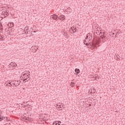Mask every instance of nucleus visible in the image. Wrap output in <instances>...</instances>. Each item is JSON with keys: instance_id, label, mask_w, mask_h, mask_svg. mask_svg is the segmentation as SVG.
I'll use <instances>...</instances> for the list:
<instances>
[{"instance_id": "obj_3", "label": "nucleus", "mask_w": 125, "mask_h": 125, "mask_svg": "<svg viewBox=\"0 0 125 125\" xmlns=\"http://www.w3.org/2000/svg\"><path fill=\"white\" fill-rule=\"evenodd\" d=\"M92 45H94V46H95L96 44H99L100 43V40L98 39H95V40H93L92 42Z\"/></svg>"}, {"instance_id": "obj_22", "label": "nucleus", "mask_w": 125, "mask_h": 125, "mask_svg": "<svg viewBox=\"0 0 125 125\" xmlns=\"http://www.w3.org/2000/svg\"><path fill=\"white\" fill-rule=\"evenodd\" d=\"M102 40H105L106 39V36H104L102 38Z\"/></svg>"}, {"instance_id": "obj_5", "label": "nucleus", "mask_w": 125, "mask_h": 125, "mask_svg": "<svg viewBox=\"0 0 125 125\" xmlns=\"http://www.w3.org/2000/svg\"><path fill=\"white\" fill-rule=\"evenodd\" d=\"M58 16L56 14H54L52 17V19L54 20H56V21H58L59 19H58Z\"/></svg>"}, {"instance_id": "obj_23", "label": "nucleus", "mask_w": 125, "mask_h": 125, "mask_svg": "<svg viewBox=\"0 0 125 125\" xmlns=\"http://www.w3.org/2000/svg\"><path fill=\"white\" fill-rule=\"evenodd\" d=\"M59 110H60V111H62V107H59Z\"/></svg>"}, {"instance_id": "obj_1", "label": "nucleus", "mask_w": 125, "mask_h": 125, "mask_svg": "<svg viewBox=\"0 0 125 125\" xmlns=\"http://www.w3.org/2000/svg\"><path fill=\"white\" fill-rule=\"evenodd\" d=\"M69 32L71 34H75V33H78L79 32V29L76 27H71L69 29Z\"/></svg>"}, {"instance_id": "obj_17", "label": "nucleus", "mask_w": 125, "mask_h": 125, "mask_svg": "<svg viewBox=\"0 0 125 125\" xmlns=\"http://www.w3.org/2000/svg\"><path fill=\"white\" fill-rule=\"evenodd\" d=\"M33 30L34 29H33L32 28H31V29H30L29 32H30L31 34H33Z\"/></svg>"}, {"instance_id": "obj_9", "label": "nucleus", "mask_w": 125, "mask_h": 125, "mask_svg": "<svg viewBox=\"0 0 125 125\" xmlns=\"http://www.w3.org/2000/svg\"><path fill=\"white\" fill-rule=\"evenodd\" d=\"M25 76H26V77H27V78H28L27 82H29V81H30V79H31L30 78V77H31V75L30 74H28V75H27V74H26V73H24V74H23V77H25Z\"/></svg>"}, {"instance_id": "obj_29", "label": "nucleus", "mask_w": 125, "mask_h": 125, "mask_svg": "<svg viewBox=\"0 0 125 125\" xmlns=\"http://www.w3.org/2000/svg\"><path fill=\"white\" fill-rule=\"evenodd\" d=\"M112 35L113 36H114V35H115V33H113Z\"/></svg>"}, {"instance_id": "obj_15", "label": "nucleus", "mask_w": 125, "mask_h": 125, "mask_svg": "<svg viewBox=\"0 0 125 125\" xmlns=\"http://www.w3.org/2000/svg\"><path fill=\"white\" fill-rule=\"evenodd\" d=\"M4 120L5 123H6V122H8V121H9V119H8L7 117H4Z\"/></svg>"}, {"instance_id": "obj_19", "label": "nucleus", "mask_w": 125, "mask_h": 125, "mask_svg": "<svg viewBox=\"0 0 125 125\" xmlns=\"http://www.w3.org/2000/svg\"><path fill=\"white\" fill-rule=\"evenodd\" d=\"M28 80H29V78H25V79H24L23 80V82H25V81H26V82L28 81Z\"/></svg>"}, {"instance_id": "obj_34", "label": "nucleus", "mask_w": 125, "mask_h": 125, "mask_svg": "<svg viewBox=\"0 0 125 125\" xmlns=\"http://www.w3.org/2000/svg\"><path fill=\"white\" fill-rule=\"evenodd\" d=\"M35 50H37V49H35Z\"/></svg>"}, {"instance_id": "obj_31", "label": "nucleus", "mask_w": 125, "mask_h": 125, "mask_svg": "<svg viewBox=\"0 0 125 125\" xmlns=\"http://www.w3.org/2000/svg\"><path fill=\"white\" fill-rule=\"evenodd\" d=\"M33 33H36V31H34Z\"/></svg>"}, {"instance_id": "obj_24", "label": "nucleus", "mask_w": 125, "mask_h": 125, "mask_svg": "<svg viewBox=\"0 0 125 125\" xmlns=\"http://www.w3.org/2000/svg\"><path fill=\"white\" fill-rule=\"evenodd\" d=\"M100 34H101V35H102V34H103V36H104V35H105V33H102V32H100Z\"/></svg>"}, {"instance_id": "obj_32", "label": "nucleus", "mask_w": 125, "mask_h": 125, "mask_svg": "<svg viewBox=\"0 0 125 125\" xmlns=\"http://www.w3.org/2000/svg\"><path fill=\"white\" fill-rule=\"evenodd\" d=\"M23 103H25V102H23Z\"/></svg>"}, {"instance_id": "obj_13", "label": "nucleus", "mask_w": 125, "mask_h": 125, "mask_svg": "<svg viewBox=\"0 0 125 125\" xmlns=\"http://www.w3.org/2000/svg\"><path fill=\"white\" fill-rule=\"evenodd\" d=\"M75 73H76V75H78V74H80V69L76 68L75 69Z\"/></svg>"}, {"instance_id": "obj_11", "label": "nucleus", "mask_w": 125, "mask_h": 125, "mask_svg": "<svg viewBox=\"0 0 125 125\" xmlns=\"http://www.w3.org/2000/svg\"><path fill=\"white\" fill-rule=\"evenodd\" d=\"M63 36L65 37L66 39H68L69 38V35H68V33H67L66 31L63 32Z\"/></svg>"}, {"instance_id": "obj_18", "label": "nucleus", "mask_w": 125, "mask_h": 125, "mask_svg": "<svg viewBox=\"0 0 125 125\" xmlns=\"http://www.w3.org/2000/svg\"><path fill=\"white\" fill-rule=\"evenodd\" d=\"M9 84H10L12 86H14L15 85V83L11 84V83H9Z\"/></svg>"}, {"instance_id": "obj_26", "label": "nucleus", "mask_w": 125, "mask_h": 125, "mask_svg": "<svg viewBox=\"0 0 125 125\" xmlns=\"http://www.w3.org/2000/svg\"><path fill=\"white\" fill-rule=\"evenodd\" d=\"M57 123H58V124H61V121H57Z\"/></svg>"}, {"instance_id": "obj_14", "label": "nucleus", "mask_w": 125, "mask_h": 125, "mask_svg": "<svg viewBox=\"0 0 125 125\" xmlns=\"http://www.w3.org/2000/svg\"><path fill=\"white\" fill-rule=\"evenodd\" d=\"M3 120H4V117L2 115H0V122H1Z\"/></svg>"}, {"instance_id": "obj_6", "label": "nucleus", "mask_w": 125, "mask_h": 125, "mask_svg": "<svg viewBox=\"0 0 125 125\" xmlns=\"http://www.w3.org/2000/svg\"><path fill=\"white\" fill-rule=\"evenodd\" d=\"M83 43H84V44H85V45H89V44L90 43L88 40H85V39L84 40Z\"/></svg>"}, {"instance_id": "obj_21", "label": "nucleus", "mask_w": 125, "mask_h": 125, "mask_svg": "<svg viewBox=\"0 0 125 125\" xmlns=\"http://www.w3.org/2000/svg\"><path fill=\"white\" fill-rule=\"evenodd\" d=\"M95 91H96V90H95V89H93V91H91V92L92 93H95Z\"/></svg>"}, {"instance_id": "obj_28", "label": "nucleus", "mask_w": 125, "mask_h": 125, "mask_svg": "<svg viewBox=\"0 0 125 125\" xmlns=\"http://www.w3.org/2000/svg\"><path fill=\"white\" fill-rule=\"evenodd\" d=\"M26 73H27V74H30V71H28L26 72Z\"/></svg>"}, {"instance_id": "obj_2", "label": "nucleus", "mask_w": 125, "mask_h": 125, "mask_svg": "<svg viewBox=\"0 0 125 125\" xmlns=\"http://www.w3.org/2000/svg\"><path fill=\"white\" fill-rule=\"evenodd\" d=\"M85 40H88L89 41H91L92 40V34H90V33H88L86 35Z\"/></svg>"}, {"instance_id": "obj_16", "label": "nucleus", "mask_w": 125, "mask_h": 125, "mask_svg": "<svg viewBox=\"0 0 125 125\" xmlns=\"http://www.w3.org/2000/svg\"><path fill=\"white\" fill-rule=\"evenodd\" d=\"M75 83H74V82H71V84H70V85H71V86L72 87H74V86H75Z\"/></svg>"}, {"instance_id": "obj_10", "label": "nucleus", "mask_w": 125, "mask_h": 125, "mask_svg": "<svg viewBox=\"0 0 125 125\" xmlns=\"http://www.w3.org/2000/svg\"><path fill=\"white\" fill-rule=\"evenodd\" d=\"M25 30H26L25 31H24L25 35H27L28 33H29V26H26L25 27Z\"/></svg>"}, {"instance_id": "obj_25", "label": "nucleus", "mask_w": 125, "mask_h": 125, "mask_svg": "<svg viewBox=\"0 0 125 125\" xmlns=\"http://www.w3.org/2000/svg\"><path fill=\"white\" fill-rule=\"evenodd\" d=\"M117 57V60L119 61H120V58L118 57V56H116Z\"/></svg>"}, {"instance_id": "obj_12", "label": "nucleus", "mask_w": 125, "mask_h": 125, "mask_svg": "<svg viewBox=\"0 0 125 125\" xmlns=\"http://www.w3.org/2000/svg\"><path fill=\"white\" fill-rule=\"evenodd\" d=\"M9 66H12L13 67H16V66H17V64L16 63H13V62H11Z\"/></svg>"}, {"instance_id": "obj_4", "label": "nucleus", "mask_w": 125, "mask_h": 125, "mask_svg": "<svg viewBox=\"0 0 125 125\" xmlns=\"http://www.w3.org/2000/svg\"><path fill=\"white\" fill-rule=\"evenodd\" d=\"M58 19L60 20H62V21H63V20H65L66 19V17L64 15H61L59 17H58Z\"/></svg>"}, {"instance_id": "obj_30", "label": "nucleus", "mask_w": 125, "mask_h": 125, "mask_svg": "<svg viewBox=\"0 0 125 125\" xmlns=\"http://www.w3.org/2000/svg\"><path fill=\"white\" fill-rule=\"evenodd\" d=\"M24 32H25V31H26V29H25V28H24Z\"/></svg>"}, {"instance_id": "obj_20", "label": "nucleus", "mask_w": 125, "mask_h": 125, "mask_svg": "<svg viewBox=\"0 0 125 125\" xmlns=\"http://www.w3.org/2000/svg\"><path fill=\"white\" fill-rule=\"evenodd\" d=\"M53 125H57V121L53 122Z\"/></svg>"}, {"instance_id": "obj_8", "label": "nucleus", "mask_w": 125, "mask_h": 125, "mask_svg": "<svg viewBox=\"0 0 125 125\" xmlns=\"http://www.w3.org/2000/svg\"><path fill=\"white\" fill-rule=\"evenodd\" d=\"M1 14L2 15H6V16H7V15H8V14H9V13H8V12H7V10H5L4 11H2V13H1Z\"/></svg>"}, {"instance_id": "obj_27", "label": "nucleus", "mask_w": 125, "mask_h": 125, "mask_svg": "<svg viewBox=\"0 0 125 125\" xmlns=\"http://www.w3.org/2000/svg\"><path fill=\"white\" fill-rule=\"evenodd\" d=\"M3 38L1 36V38H0V41H2Z\"/></svg>"}, {"instance_id": "obj_33", "label": "nucleus", "mask_w": 125, "mask_h": 125, "mask_svg": "<svg viewBox=\"0 0 125 125\" xmlns=\"http://www.w3.org/2000/svg\"><path fill=\"white\" fill-rule=\"evenodd\" d=\"M15 86H17V85H15Z\"/></svg>"}, {"instance_id": "obj_7", "label": "nucleus", "mask_w": 125, "mask_h": 125, "mask_svg": "<svg viewBox=\"0 0 125 125\" xmlns=\"http://www.w3.org/2000/svg\"><path fill=\"white\" fill-rule=\"evenodd\" d=\"M27 115H28V113H25L24 114L23 116L24 117V119H25L26 121H30L31 118L30 117H26V116H27Z\"/></svg>"}]
</instances>
